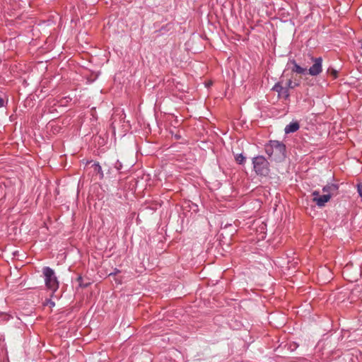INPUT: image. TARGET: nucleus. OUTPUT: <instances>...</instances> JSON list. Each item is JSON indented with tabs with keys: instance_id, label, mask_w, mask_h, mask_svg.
<instances>
[{
	"instance_id": "39448f33",
	"label": "nucleus",
	"mask_w": 362,
	"mask_h": 362,
	"mask_svg": "<svg viewBox=\"0 0 362 362\" xmlns=\"http://www.w3.org/2000/svg\"><path fill=\"white\" fill-rule=\"evenodd\" d=\"M282 83L283 81L281 80L279 82L274 85L272 89L273 90L276 91L279 93V95L285 98H288L289 96L288 88H286V86H284Z\"/></svg>"
},
{
	"instance_id": "2eb2a0df",
	"label": "nucleus",
	"mask_w": 362,
	"mask_h": 362,
	"mask_svg": "<svg viewBox=\"0 0 362 362\" xmlns=\"http://www.w3.org/2000/svg\"><path fill=\"white\" fill-rule=\"evenodd\" d=\"M358 192L359 195L362 197V182L358 185Z\"/></svg>"
},
{
	"instance_id": "20e7f679",
	"label": "nucleus",
	"mask_w": 362,
	"mask_h": 362,
	"mask_svg": "<svg viewBox=\"0 0 362 362\" xmlns=\"http://www.w3.org/2000/svg\"><path fill=\"white\" fill-rule=\"evenodd\" d=\"M253 168L259 175L267 176L269 173V163L262 156H258L252 159Z\"/></svg>"
},
{
	"instance_id": "f8f14e48",
	"label": "nucleus",
	"mask_w": 362,
	"mask_h": 362,
	"mask_svg": "<svg viewBox=\"0 0 362 362\" xmlns=\"http://www.w3.org/2000/svg\"><path fill=\"white\" fill-rule=\"evenodd\" d=\"M235 160L239 164H243L245 161V157L243 154H238L235 156Z\"/></svg>"
},
{
	"instance_id": "9b49d317",
	"label": "nucleus",
	"mask_w": 362,
	"mask_h": 362,
	"mask_svg": "<svg viewBox=\"0 0 362 362\" xmlns=\"http://www.w3.org/2000/svg\"><path fill=\"white\" fill-rule=\"evenodd\" d=\"M92 167L93 168V170L100 175V177H103V173L102 171V168L98 163H94Z\"/></svg>"
},
{
	"instance_id": "423d86ee",
	"label": "nucleus",
	"mask_w": 362,
	"mask_h": 362,
	"mask_svg": "<svg viewBox=\"0 0 362 362\" xmlns=\"http://www.w3.org/2000/svg\"><path fill=\"white\" fill-rule=\"evenodd\" d=\"M330 199V194H325L317 197V199H313V202H314L319 207H322L329 201Z\"/></svg>"
},
{
	"instance_id": "4468645a",
	"label": "nucleus",
	"mask_w": 362,
	"mask_h": 362,
	"mask_svg": "<svg viewBox=\"0 0 362 362\" xmlns=\"http://www.w3.org/2000/svg\"><path fill=\"white\" fill-rule=\"evenodd\" d=\"M312 196L313 197V199H317V197H319L320 196V194L318 191H313L312 192Z\"/></svg>"
},
{
	"instance_id": "1a4fd4ad",
	"label": "nucleus",
	"mask_w": 362,
	"mask_h": 362,
	"mask_svg": "<svg viewBox=\"0 0 362 362\" xmlns=\"http://www.w3.org/2000/svg\"><path fill=\"white\" fill-rule=\"evenodd\" d=\"M286 88H288V89H293V88H295L296 87H298L300 86V80H296V79H288L287 81L285 83Z\"/></svg>"
},
{
	"instance_id": "f3484780",
	"label": "nucleus",
	"mask_w": 362,
	"mask_h": 362,
	"mask_svg": "<svg viewBox=\"0 0 362 362\" xmlns=\"http://www.w3.org/2000/svg\"><path fill=\"white\" fill-rule=\"evenodd\" d=\"M121 166H122V165H121V164H119V165H116V168H117L118 170L120 168V167H121Z\"/></svg>"
},
{
	"instance_id": "6e6552de",
	"label": "nucleus",
	"mask_w": 362,
	"mask_h": 362,
	"mask_svg": "<svg viewBox=\"0 0 362 362\" xmlns=\"http://www.w3.org/2000/svg\"><path fill=\"white\" fill-rule=\"evenodd\" d=\"M299 127L300 125L297 122H291L289 124L286 125L284 131L286 134H290L296 132L297 130H298Z\"/></svg>"
},
{
	"instance_id": "9d476101",
	"label": "nucleus",
	"mask_w": 362,
	"mask_h": 362,
	"mask_svg": "<svg viewBox=\"0 0 362 362\" xmlns=\"http://www.w3.org/2000/svg\"><path fill=\"white\" fill-rule=\"evenodd\" d=\"M118 273H119V270L115 269L114 273H110L109 274V276L110 277H112L117 284H122V279L119 278V277H116V274H118Z\"/></svg>"
},
{
	"instance_id": "7ed1b4c3",
	"label": "nucleus",
	"mask_w": 362,
	"mask_h": 362,
	"mask_svg": "<svg viewBox=\"0 0 362 362\" xmlns=\"http://www.w3.org/2000/svg\"><path fill=\"white\" fill-rule=\"evenodd\" d=\"M42 273L47 288L53 292L56 291L59 288V282L54 271L49 267H45L42 269Z\"/></svg>"
},
{
	"instance_id": "f257e3e1",
	"label": "nucleus",
	"mask_w": 362,
	"mask_h": 362,
	"mask_svg": "<svg viewBox=\"0 0 362 362\" xmlns=\"http://www.w3.org/2000/svg\"><path fill=\"white\" fill-rule=\"evenodd\" d=\"M311 60L313 64L309 69L300 66L295 60L291 61L290 63L293 66L291 69L292 71L298 74H308L313 76L319 75L322 71V59L321 57H311Z\"/></svg>"
},
{
	"instance_id": "dca6fc26",
	"label": "nucleus",
	"mask_w": 362,
	"mask_h": 362,
	"mask_svg": "<svg viewBox=\"0 0 362 362\" xmlns=\"http://www.w3.org/2000/svg\"><path fill=\"white\" fill-rule=\"evenodd\" d=\"M4 105V100L1 97H0V107H3Z\"/></svg>"
},
{
	"instance_id": "0eeeda50",
	"label": "nucleus",
	"mask_w": 362,
	"mask_h": 362,
	"mask_svg": "<svg viewBox=\"0 0 362 362\" xmlns=\"http://www.w3.org/2000/svg\"><path fill=\"white\" fill-rule=\"evenodd\" d=\"M338 190V185L335 184H328L322 188V191L325 194H330V198L334 194H336Z\"/></svg>"
},
{
	"instance_id": "f03ea898",
	"label": "nucleus",
	"mask_w": 362,
	"mask_h": 362,
	"mask_svg": "<svg viewBox=\"0 0 362 362\" xmlns=\"http://www.w3.org/2000/svg\"><path fill=\"white\" fill-rule=\"evenodd\" d=\"M265 152L272 160L281 161L286 157V146L279 141H270L265 145Z\"/></svg>"
},
{
	"instance_id": "ddd939ff",
	"label": "nucleus",
	"mask_w": 362,
	"mask_h": 362,
	"mask_svg": "<svg viewBox=\"0 0 362 362\" xmlns=\"http://www.w3.org/2000/svg\"><path fill=\"white\" fill-rule=\"evenodd\" d=\"M327 73L330 74L334 78H337L338 76V71L332 68L327 69Z\"/></svg>"
},
{
	"instance_id": "a211bd4d",
	"label": "nucleus",
	"mask_w": 362,
	"mask_h": 362,
	"mask_svg": "<svg viewBox=\"0 0 362 362\" xmlns=\"http://www.w3.org/2000/svg\"><path fill=\"white\" fill-rule=\"evenodd\" d=\"M361 49H362V44H361ZM361 55H362V53H361Z\"/></svg>"
}]
</instances>
